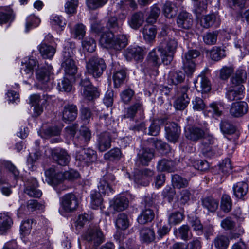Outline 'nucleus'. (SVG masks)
Instances as JSON below:
<instances>
[{"mask_svg": "<svg viewBox=\"0 0 249 249\" xmlns=\"http://www.w3.org/2000/svg\"><path fill=\"white\" fill-rule=\"evenodd\" d=\"M248 186L245 182H239L233 187L234 195L238 198H243L247 193Z\"/></svg>", "mask_w": 249, "mask_h": 249, "instance_id": "nucleus-38", "label": "nucleus"}, {"mask_svg": "<svg viewBox=\"0 0 249 249\" xmlns=\"http://www.w3.org/2000/svg\"><path fill=\"white\" fill-rule=\"evenodd\" d=\"M229 244V238L224 235H217L213 241V245L217 249H227Z\"/></svg>", "mask_w": 249, "mask_h": 249, "instance_id": "nucleus-41", "label": "nucleus"}, {"mask_svg": "<svg viewBox=\"0 0 249 249\" xmlns=\"http://www.w3.org/2000/svg\"><path fill=\"white\" fill-rule=\"evenodd\" d=\"M86 69L88 73L94 78L100 77L106 69L104 60L97 56H92L87 62Z\"/></svg>", "mask_w": 249, "mask_h": 249, "instance_id": "nucleus-6", "label": "nucleus"}, {"mask_svg": "<svg viewBox=\"0 0 249 249\" xmlns=\"http://www.w3.org/2000/svg\"><path fill=\"white\" fill-rule=\"evenodd\" d=\"M38 186V182L35 178H28L24 183V192L30 197H39L42 195V192L37 188Z\"/></svg>", "mask_w": 249, "mask_h": 249, "instance_id": "nucleus-10", "label": "nucleus"}, {"mask_svg": "<svg viewBox=\"0 0 249 249\" xmlns=\"http://www.w3.org/2000/svg\"><path fill=\"white\" fill-rule=\"evenodd\" d=\"M215 19L216 16L214 14L206 15L201 18V25L205 28H208L213 24Z\"/></svg>", "mask_w": 249, "mask_h": 249, "instance_id": "nucleus-62", "label": "nucleus"}, {"mask_svg": "<svg viewBox=\"0 0 249 249\" xmlns=\"http://www.w3.org/2000/svg\"><path fill=\"white\" fill-rule=\"evenodd\" d=\"M91 138V132L90 129L86 127H82L79 131V134L75 139L74 142L77 147L86 146Z\"/></svg>", "mask_w": 249, "mask_h": 249, "instance_id": "nucleus-16", "label": "nucleus"}, {"mask_svg": "<svg viewBox=\"0 0 249 249\" xmlns=\"http://www.w3.org/2000/svg\"><path fill=\"white\" fill-rule=\"evenodd\" d=\"M162 10L165 16L169 18L175 17L177 14V7L170 2H166L163 6Z\"/></svg>", "mask_w": 249, "mask_h": 249, "instance_id": "nucleus-48", "label": "nucleus"}, {"mask_svg": "<svg viewBox=\"0 0 249 249\" xmlns=\"http://www.w3.org/2000/svg\"><path fill=\"white\" fill-rule=\"evenodd\" d=\"M111 135L108 132H103L97 136V147L100 152H104L110 148Z\"/></svg>", "mask_w": 249, "mask_h": 249, "instance_id": "nucleus-15", "label": "nucleus"}, {"mask_svg": "<svg viewBox=\"0 0 249 249\" xmlns=\"http://www.w3.org/2000/svg\"><path fill=\"white\" fill-rule=\"evenodd\" d=\"M145 53L144 50L142 47L130 46L124 51V54L127 61H142Z\"/></svg>", "mask_w": 249, "mask_h": 249, "instance_id": "nucleus-9", "label": "nucleus"}, {"mask_svg": "<svg viewBox=\"0 0 249 249\" xmlns=\"http://www.w3.org/2000/svg\"><path fill=\"white\" fill-rule=\"evenodd\" d=\"M244 88L243 86H235L231 84L226 88V96L227 99L232 101L242 98V93Z\"/></svg>", "mask_w": 249, "mask_h": 249, "instance_id": "nucleus-19", "label": "nucleus"}, {"mask_svg": "<svg viewBox=\"0 0 249 249\" xmlns=\"http://www.w3.org/2000/svg\"><path fill=\"white\" fill-rule=\"evenodd\" d=\"M82 46L88 52L92 53L96 48L95 40L91 37H86L82 41Z\"/></svg>", "mask_w": 249, "mask_h": 249, "instance_id": "nucleus-55", "label": "nucleus"}, {"mask_svg": "<svg viewBox=\"0 0 249 249\" xmlns=\"http://www.w3.org/2000/svg\"><path fill=\"white\" fill-rule=\"evenodd\" d=\"M154 175V171L148 168H144L139 171L135 175V180L141 185L147 186L150 182L151 178Z\"/></svg>", "mask_w": 249, "mask_h": 249, "instance_id": "nucleus-20", "label": "nucleus"}, {"mask_svg": "<svg viewBox=\"0 0 249 249\" xmlns=\"http://www.w3.org/2000/svg\"><path fill=\"white\" fill-rule=\"evenodd\" d=\"M71 33L74 38L82 39L85 35L86 27L83 24H76Z\"/></svg>", "mask_w": 249, "mask_h": 249, "instance_id": "nucleus-49", "label": "nucleus"}, {"mask_svg": "<svg viewBox=\"0 0 249 249\" xmlns=\"http://www.w3.org/2000/svg\"><path fill=\"white\" fill-rule=\"evenodd\" d=\"M160 13V10L158 7L156 5L152 6L151 8L150 14L146 19L147 23L150 24L155 23Z\"/></svg>", "mask_w": 249, "mask_h": 249, "instance_id": "nucleus-54", "label": "nucleus"}, {"mask_svg": "<svg viewBox=\"0 0 249 249\" xmlns=\"http://www.w3.org/2000/svg\"><path fill=\"white\" fill-rule=\"evenodd\" d=\"M225 56V50L220 47H213L210 52V57L214 61H218Z\"/></svg>", "mask_w": 249, "mask_h": 249, "instance_id": "nucleus-57", "label": "nucleus"}, {"mask_svg": "<svg viewBox=\"0 0 249 249\" xmlns=\"http://www.w3.org/2000/svg\"><path fill=\"white\" fill-rule=\"evenodd\" d=\"M116 226L117 228L124 230L129 227V220L127 215L124 213H119L115 221Z\"/></svg>", "mask_w": 249, "mask_h": 249, "instance_id": "nucleus-42", "label": "nucleus"}, {"mask_svg": "<svg viewBox=\"0 0 249 249\" xmlns=\"http://www.w3.org/2000/svg\"><path fill=\"white\" fill-rule=\"evenodd\" d=\"M178 45L177 41L174 38L166 37L161 40L157 50L164 64L168 65L173 61Z\"/></svg>", "mask_w": 249, "mask_h": 249, "instance_id": "nucleus-2", "label": "nucleus"}, {"mask_svg": "<svg viewBox=\"0 0 249 249\" xmlns=\"http://www.w3.org/2000/svg\"><path fill=\"white\" fill-rule=\"evenodd\" d=\"M214 138L211 135L205 136L202 138L201 142L202 153L205 157H211L213 156L215 153L211 146L214 143Z\"/></svg>", "mask_w": 249, "mask_h": 249, "instance_id": "nucleus-22", "label": "nucleus"}, {"mask_svg": "<svg viewBox=\"0 0 249 249\" xmlns=\"http://www.w3.org/2000/svg\"><path fill=\"white\" fill-rule=\"evenodd\" d=\"M50 152L51 158L55 163L61 166L69 165L71 161V156L66 149L55 148L51 149Z\"/></svg>", "mask_w": 249, "mask_h": 249, "instance_id": "nucleus-8", "label": "nucleus"}, {"mask_svg": "<svg viewBox=\"0 0 249 249\" xmlns=\"http://www.w3.org/2000/svg\"><path fill=\"white\" fill-rule=\"evenodd\" d=\"M188 89L187 86H184L180 88L178 96L174 103V107L176 109L182 110L188 106L190 102V98L187 94Z\"/></svg>", "mask_w": 249, "mask_h": 249, "instance_id": "nucleus-13", "label": "nucleus"}, {"mask_svg": "<svg viewBox=\"0 0 249 249\" xmlns=\"http://www.w3.org/2000/svg\"><path fill=\"white\" fill-rule=\"evenodd\" d=\"M155 151L152 148H142L137 154L138 160L143 165L147 166L154 157Z\"/></svg>", "mask_w": 249, "mask_h": 249, "instance_id": "nucleus-21", "label": "nucleus"}, {"mask_svg": "<svg viewBox=\"0 0 249 249\" xmlns=\"http://www.w3.org/2000/svg\"><path fill=\"white\" fill-rule=\"evenodd\" d=\"M183 213L179 212H175L169 215L168 223L170 225H176L180 223L184 219Z\"/></svg>", "mask_w": 249, "mask_h": 249, "instance_id": "nucleus-56", "label": "nucleus"}, {"mask_svg": "<svg viewBox=\"0 0 249 249\" xmlns=\"http://www.w3.org/2000/svg\"><path fill=\"white\" fill-rule=\"evenodd\" d=\"M78 110L75 105L68 104L64 106L62 112V120L65 123L73 121L77 117Z\"/></svg>", "mask_w": 249, "mask_h": 249, "instance_id": "nucleus-23", "label": "nucleus"}, {"mask_svg": "<svg viewBox=\"0 0 249 249\" xmlns=\"http://www.w3.org/2000/svg\"><path fill=\"white\" fill-rule=\"evenodd\" d=\"M248 110V106L246 102L238 101L233 103L230 109L231 115L235 117H240L246 114Z\"/></svg>", "mask_w": 249, "mask_h": 249, "instance_id": "nucleus-18", "label": "nucleus"}, {"mask_svg": "<svg viewBox=\"0 0 249 249\" xmlns=\"http://www.w3.org/2000/svg\"><path fill=\"white\" fill-rule=\"evenodd\" d=\"M101 193L94 191L91 194V204L93 209H96L100 206L103 202Z\"/></svg>", "mask_w": 249, "mask_h": 249, "instance_id": "nucleus-60", "label": "nucleus"}, {"mask_svg": "<svg viewBox=\"0 0 249 249\" xmlns=\"http://www.w3.org/2000/svg\"><path fill=\"white\" fill-rule=\"evenodd\" d=\"M149 142L152 144V146L160 151L163 155H166L170 151L169 144L156 138H151L148 140Z\"/></svg>", "mask_w": 249, "mask_h": 249, "instance_id": "nucleus-30", "label": "nucleus"}, {"mask_svg": "<svg viewBox=\"0 0 249 249\" xmlns=\"http://www.w3.org/2000/svg\"><path fill=\"white\" fill-rule=\"evenodd\" d=\"M70 48L65 47L63 51V61L62 67L64 69L65 72L70 75H74L77 71V68L73 60L75 44L70 43Z\"/></svg>", "mask_w": 249, "mask_h": 249, "instance_id": "nucleus-4", "label": "nucleus"}, {"mask_svg": "<svg viewBox=\"0 0 249 249\" xmlns=\"http://www.w3.org/2000/svg\"><path fill=\"white\" fill-rule=\"evenodd\" d=\"M247 77V72L245 70L238 69L231 78V84L235 86H243L242 84L246 81Z\"/></svg>", "mask_w": 249, "mask_h": 249, "instance_id": "nucleus-28", "label": "nucleus"}, {"mask_svg": "<svg viewBox=\"0 0 249 249\" xmlns=\"http://www.w3.org/2000/svg\"><path fill=\"white\" fill-rule=\"evenodd\" d=\"M53 71V68L51 66L39 68L36 71V79L43 84L49 82Z\"/></svg>", "mask_w": 249, "mask_h": 249, "instance_id": "nucleus-24", "label": "nucleus"}, {"mask_svg": "<svg viewBox=\"0 0 249 249\" xmlns=\"http://www.w3.org/2000/svg\"><path fill=\"white\" fill-rule=\"evenodd\" d=\"M158 228L157 234L158 238L161 239L164 236L167 235L171 229V226L169 223L162 224L161 222H159L157 224Z\"/></svg>", "mask_w": 249, "mask_h": 249, "instance_id": "nucleus-52", "label": "nucleus"}, {"mask_svg": "<svg viewBox=\"0 0 249 249\" xmlns=\"http://www.w3.org/2000/svg\"><path fill=\"white\" fill-rule=\"evenodd\" d=\"M12 11L0 8V24L6 23L12 18Z\"/></svg>", "mask_w": 249, "mask_h": 249, "instance_id": "nucleus-63", "label": "nucleus"}, {"mask_svg": "<svg viewBox=\"0 0 249 249\" xmlns=\"http://www.w3.org/2000/svg\"><path fill=\"white\" fill-rule=\"evenodd\" d=\"M128 205V200L124 196H117L110 203V206L117 212L123 211Z\"/></svg>", "mask_w": 249, "mask_h": 249, "instance_id": "nucleus-25", "label": "nucleus"}, {"mask_svg": "<svg viewBox=\"0 0 249 249\" xmlns=\"http://www.w3.org/2000/svg\"><path fill=\"white\" fill-rule=\"evenodd\" d=\"M165 137L168 141L175 143L178 140L180 134V128L174 122H169L165 127Z\"/></svg>", "mask_w": 249, "mask_h": 249, "instance_id": "nucleus-14", "label": "nucleus"}, {"mask_svg": "<svg viewBox=\"0 0 249 249\" xmlns=\"http://www.w3.org/2000/svg\"><path fill=\"white\" fill-rule=\"evenodd\" d=\"M140 238L144 242L150 243L155 239V234L153 229L144 227L140 231Z\"/></svg>", "mask_w": 249, "mask_h": 249, "instance_id": "nucleus-37", "label": "nucleus"}, {"mask_svg": "<svg viewBox=\"0 0 249 249\" xmlns=\"http://www.w3.org/2000/svg\"><path fill=\"white\" fill-rule=\"evenodd\" d=\"M96 159V151L90 148H83L76 153L75 160L80 166H88Z\"/></svg>", "mask_w": 249, "mask_h": 249, "instance_id": "nucleus-7", "label": "nucleus"}, {"mask_svg": "<svg viewBox=\"0 0 249 249\" xmlns=\"http://www.w3.org/2000/svg\"><path fill=\"white\" fill-rule=\"evenodd\" d=\"M218 32L214 31L208 32L203 36V41L207 45H212L216 43L217 39Z\"/></svg>", "mask_w": 249, "mask_h": 249, "instance_id": "nucleus-58", "label": "nucleus"}, {"mask_svg": "<svg viewBox=\"0 0 249 249\" xmlns=\"http://www.w3.org/2000/svg\"><path fill=\"white\" fill-rule=\"evenodd\" d=\"M126 78V73L124 70H121L116 71L113 76L114 86L116 88L119 87L124 83Z\"/></svg>", "mask_w": 249, "mask_h": 249, "instance_id": "nucleus-46", "label": "nucleus"}, {"mask_svg": "<svg viewBox=\"0 0 249 249\" xmlns=\"http://www.w3.org/2000/svg\"><path fill=\"white\" fill-rule=\"evenodd\" d=\"M185 79V74L182 71H171L169 74V80L177 85L181 83Z\"/></svg>", "mask_w": 249, "mask_h": 249, "instance_id": "nucleus-47", "label": "nucleus"}, {"mask_svg": "<svg viewBox=\"0 0 249 249\" xmlns=\"http://www.w3.org/2000/svg\"><path fill=\"white\" fill-rule=\"evenodd\" d=\"M192 164L195 169L202 172L207 171L210 167L209 163L204 160H196L194 161Z\"/></svg>", "mask_w": 249, "mask_h": 249, "instance_id": "nucleus-64", "label": "nucleus"}, {"mask_svg": "<svg viewBox=\"0 0 249 249\" xmlns=\"http://www.w3.org/2000/svg\"><path fill=\"white\" fill-rule=\"evenodd\" d=\"M99 43L104 48L121 51L127 46L128 39L125 35L115 36L111 32H106L102 34Z\"/></svg>", "mask_w": 249, "mask_h": 249, "instance_id": "nucleus-1", "label": "nucleus"}, {"mask_svg": "<svg viewBox=\"0 0 249 249\" xmlns=\"http://www.w3.org/2000/svg\"><path fill=\"white\" fill-rule=\"evenodd\" d=\"M142 109V104L141 102L138 101L127 108L126 113L124 115V118L132 119L135 117L138 111Z\"/></svg>", "mask_w": 249, "mask_h": 249, "instance_id": "nucleus-40", "label": "nucleus"}, {"mask_svg": "<svg viewBox=\"0 0 249 249\" xmlns=\"http://www.w3.org/2000/svg\"><path fill=\"white\" fill-rule=\"evenodd\" d=\"M60 213L65 215L67 213L74 212L78 206V199L76 196L71 193H68L60 198Z\"/></svg>", "mask_w": 249, "mask_h": 249, "instance_id": "nucleus-5", "label": "nucleus"}, {"mask_svg": "<svg viewBox=\"0 0 249 249\" xmlns=\"http://www.w3.org/2000/svg\"><path fill=\"white\" fill-rule=\"evenodd\" d=\"M205 134V131L202 128L195 126L189 125L184 129L185 137L195 142L202 139Z\"/></svg>", "mask_w": 249, "mask_h": 249, "instance_id": "nucleus-11", "label": "nucleus"}, {"mask_svg": "<svg viewBox=\"0 0 249 249\" xmlns=\"http://www.w3.org/2000/svg\"><path fill=\"white\" fill-rule=\"evenodd\" d=\"M147 60L149 65L155 68L153 74L157 75L159 73L158 68L160 64V61L158 55L156 53V49L149 52L147 57Z\"/></svg>", "mask_w": 249, "mask_h": 249, "instance_id": "nucleus-34", "label": "nucleus"}, {"mask_svg": "<svg viewBox=\"0 0 249 249\" xmlns=\"http://www.w3.org/2000/svg\"><path fill=\"white\" fill-rule=\"evenodd\" d=\"M220 207L221 210L226 213L229 212L231 210L232 201L229 195L224 194L222 196Z\"/></svg>", "mask_w": 249, "mask_h": 249, "instance_id": "nucleus-51", "label": "nucleus"}, {"mask_svg": "<svg viewBox=\"0 0 249 249\" xmlns=\"http://www.w3.org/2000/svg\"><path fill=\"white\" fill-rule=\"evenodd\" d=\"M48 183L53 186H58L64 180L63 172H56L54 168L50 167L45 172Z\"/></svg>", "mask_w": 249, "mask_h": 249, "instance_id": "nucleus-12", "label": "nucleus"}, {"mask_svg": "<svg viewBox=\"0 0 249 249\" xmlns=\"http://www.w3.org/2000/svg\"><path fill=\"white\" fill-rule=\"evenodd\" d=\"M13 223L11 217L5 213H0V232L2 233L9 229Z\"/></svg>", "mask_w": 249, "mask_h": 249, "instance_id": "nucleus-39", "label": "nucleus"}, {"mask_svg": "<svg viewBox=\"0 0 249 249\" xmlns=\"http://www.w3.org/2000/svg\"><path fill=\"white\" fill-rule=\"evenodd\" d=\"M177 237L184 241H187L192 237L190 227L187 224H184L176 229L174 232Z\"/></svg>", "mask_w": 249, "mask_h": 249, "instance_id": "nucleus-32", "label": "nucleus"}, {"mask_svg": "<svg viewBox=\"0 0 249 249\" xmlns=\"http://www.w3.org/2000/svg\"><path fill=\"white\" fill-rule=\"evenodd\" d=\"M195 87L198 91L202 93H207L211 89L210 82L204 75H200L198 76Z\"/></svg>", "mask_w": 249, "mask_h": 249, "instance_id": "nucleus-26", "label": "nucleus"}, {"mask_svg": "<svg viewBox=\"0 0 249 249\" xmlns=\"http://www.w3.org/2000/svg\"><path fill=\"white\" fill-rule=\"evenodd\" d=\"M203 207L209 212L214 213L218 208L219 201L212 196H206L201 199Z\"/></svg>", "mask_w": 249, "mask_h": 249, "instance_id": "nucleus-27", "label": "nucleus"}, {"mask_svg": "<svg viewBox=\"0 0 249 249\" xmlns=\"http://www.w3.org/2000/svg\"><path fill=\"white\" fill-rule=\"evenodd\" d=\"M38 49L41 55L44 58H52L56 52V49L53 46L48 45L45 42L41 43L38 46Z\"/></svg>", "mask_w": 249, "mask_h": 249, "instance_id": "nucleus-31", "label": "nucleus"}, {"mask_svg": "<svg viewBox=\"0 0 249 249\" xmlns=\"http://www.w3.org/2000/svg\"><path fill=\"white\" fill-rule=\"evenodd\" d=\"M183 69L187 76H190L192 75L196 68V63L195 61H190L186 59H183Z\"/></svg>", "mask_w": 249, "mask_h": 249, "instance_id": "nucleus-61", "label": "nucleus"}, {"mask_svg": "<svg viewBox=\"0 0 249 249\" xmlns=\"http://www.w3.org/2000/svg\"><path fill=\"white\" fill-rule=\"evenodd\" d=\"M172 183L174 188L180 189L186 187L188 186V180L178 174L172 175Z\"/></svg>", "mask_w": 249, "mask_h": 249, "instance_id": "nucleus-44", "label": "nucleus"}, {"mask_svg": "<svg viewBox=\"0 0 249 249\" xmlns=\"http://www.w3.org/2000/svg\"><path fill=\"white\" fill-rule=\"evenodd\" d=\"M144 19L143 13L141 12H137L132 15L130 19L128 20L129 26L134 30L138 29L142 26Z\"/></svg>", "mask_w": 249, "mask_h": 249, "instance_id": "nucleus-29", "label": "nucleus"}, {"mask_svg": "<svg viewBox=\"0 0 249 249\" xmlns=\"http://www.w3.org/2000/svg\"><path fill=\"white\" fill-rule=\"evenodd\" d=\"M221 226L225 230H232L236 227V222L234 218L228 216L221 221Z\"/></svg>", "mask_w": 249, "mask_h": 249, "instance_id": "nucleus-59", "label": "nucleus"}, {"mask_svg": "<svg viewBox=\"0 0 249 249\" xmlns=\"http://www.w3.org/2000/svg\"><path fill=\"white\" fill-rule=\"evenodd\" d=\"M122 155L120 149L113 148L104 154V159L109 161L115 162L118 161Z\"/></svg>", "mask_w": 249, "mask_h": 249, "instance_id": "nucleus-43", "label": "nucleus"}, {"mask_svg": "<svg viewBox=\"0 0 249 249\" xmlns=\"http://www.w3.org/2000/svg\"><path fill=\"white\" fill-rule=\"evenodd\" d=\"M220 130L223 134L231 135L235 132V126L227 121L224 120L220 124Z\"/></svg>", "mask_w": 249, "mask_h": 249, "instance_id": "nucleus-50", "label": "nucleus"}, {"mask_svg": "<svg viewBox=\"0 0 249 249\" xmlns=\"http://www.w3.org/2000/svg\"><path fill=\"white\" fill-rule=\"evenodd\" d=\"M99 192L104 195L109 196L113 194V189L108 182L102 178L100 179L98 186Z\"/></svg>", "mask_w": 249, "mask_h": 249, "instance_id": "nucleus-45", "label": "nucleus"}, {"mask_svg": "<svg viewBox=\"0 0 249 249\" xmlns=\"http://www.w3.org/2000/svg\"><path fill=\"white\" fill-rule=\"evenodd\" d=\"M83 238L94 249L105 241V237L101 230L96 226H90L83 235Z\"/></svg>", "mask_w": 249, "mask_h": 249, "instance_id": "nucleus-3", "label": "nucleus"}, {"mask_svg": "<svg viewBox=\"0 0 249 249\" xmlns=\"http://www.w3.org/2000/svg\"><path fill=\"white\" fill-rule=\"evenodd\" d=\"M177 23L178 27L180 28L190 29L193 24L192 15L184 11L180 12L177 18Z\"/></svg>", "mask_w": 249, "mask_h": 249, "instance_id": "nucleus-17", "label": "nucleus"}, {"mask_svg": "<svg viewBox=\"0 0 249 249\" xmlns=\"http://www.w3.org/2000/svg\"><path fill=\"white\" fill-rule=\"evenodd\" d=\"M155 213L150 209L143 210L137 218V221L140 224H145L151 222L154 218Z\"/></svg>", "mask_w": 249, "mask_h": 249, "instance_id": "nucleus-35", "label": "nucleus"}, {"mask_svg": "<svg viewBox=\"0 0 249 249\" xmlns=\"http://www.w3.org/2000/svg\"><path fill=\"white\" fill-rule=\"evenodd\" d=\"M142 34L144 39L147 42H150L155 39L157 34V29L155 26L148 23V24L144 25Z\"/></svg>", "mask_w": 249, "mask_h": 249, "instance_id": "nucleus-36", "label": "nucleus"}, {"mask_svg": "<svg viewBox=\"0 0 249 249\" xmlns=\"http://www.w3.org/2000/svg\"><path fill=\"white\" fill-rule=\"evenodd\" d=\"M157 169L159 172H174L175 162L172 160L163 158L158 162Z\"/></svg>", "mask_w": 249, "mask_h": 249, "instance_id": "nucleus-33", "label": "nucleus"}, {"mask_svg": "<svg viewBox=\"0 0 249 249\" xmlns=\"http://www.w3.org/2000/svg\"><path fill=\"white\" fill-rule=\"evenodd\" d=\"M99 95L100 92L97 88L93 86L87 89H84L83 91V95L89 101H92L98 97Z\"/></svg>", "mask_w": 249, "mask_h": 249, "instance_id": "nucleus-53", "label": "nucleus"}]
</instances>
